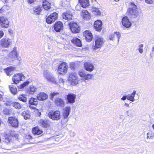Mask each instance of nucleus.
<instances>
[{
	"label": "nucleus",
	"mask_w": 154,
	"mask_h": 154,
	"mask_svg": "<svg viewBox=\"0 0 154 154\" xmlns=\"http://www.w3.org/2000/svg\"><path fill=\"white\" fill-rule=\"evenodd\" d=\"M48 97V95L44 92L40 93L37 96V99L39 100H43L46 99Z\"/></svg>",
	"instance_id": "nucleus-26"
},
{
	"label": "nucleus",
	"mask_w": 154,
	"mask_h": 154,
	"mask_svg": "<svg viewBox=\"0 0 154 154\" xmlns=\"http://www.w3.org/2000/svg\"><path fill=\"white\" fill-rule=\"evenodd\" d=\"M42 9V8L41 5H38L35 7L33 9V13L35 14L39 15L41 12Z\"/></svg>",
	"instance_id": "nucleus-31"
},
{
	"label": "nucleus",
	"mask_w": 154,
	"mask_h": 154,
	"mask_svg": "<svg viewBox=\"0 0 154 154\" xmlns=\"http://www.w3.org/2000/svg\"><path fill=\"white\" fill-rule=\"evenodd\" d=\"M36 0H28V1L30 4H31L34 2Z\"/></svg>",
	"instance_id": "nucleus-51"
},
{
	"label": "nucleus",
	"mask_w": 154,
	"mask_h": 154,
	"mask_svg": "<svg viewBox=\"0 0 154 154\" xmlns=\"http://www.w3.org/2000/svg\"><path fill=\"white\" fill-rule=\"evenodd\" d=\"M76 97L75 94L73 93H69L67 95V102L70 103H73L75 102Z\"/></svg>",
	"instance_id": "nucleus-17"
},
{
	"label": "nucleus",
	"mask_w": 154,
	"mask_h": 154,
	"mask_svg": "<svg viewBox=\"0 0 154 154\" xmlns=\"http://www.w3.org/2000/svg\"><path fill=\"white\" fill-rule=\"evenodd\" d=\"M63 24L60 21L56 23L54 26V28L56 32H60L63 29Z\"/></svg>",
	"instance_id": "nucleus-19"
},
{
	"label": "nucleus",
	"mask_w": 154,
	"mask_h": 154,
	"mask_svg": "<svg viewBox=\"0 0 154 154\" xmlns=\"http://www.w3.org/2000/svg\"><path fill=\"white\" fill-rule=\"evenodd\" d=\"M43 75L45 78L49 82L54 83H56V81L55 79L50 72L47 71H45L44 72Z\"/></svg>",
	"instance_id": "nucleus-11"
},
{
	"label": "nucleus",
	"mask_w": 154,
	"mask_h": 154,
	"mask_svg": "<svg viewBox=\"0 0 154 154\" xmlns=\"http://www.w3.org/2000/svg\"><path fill=\"white\" fill-rule=\"evenodd\" d=\"M79 7H80V6L79 5H76V6L75 7V8L76 9H77L78 10H79V9H78V8Z\"/></svg>",
	"instance_id": "nucleus-54"
},
{
	"label": "nucleus",
	"mask_w": 154,
	"mask_h": 154,
	"mask_svg": "<svg viewBox=\"0 0 154 154\" xmlns=\"http://www.w3.org/2000/svg\"><path fill=\"white\" fill-rule=\"evenodd\" d=\"M131 8H129L127 10V15L131 18L137 17L138 15L137 6L134 3L131 2L130 4Z\"/></svg>",
	"instance_id": "nucleus-1"
},
{
	"label": "nucleus",
	"mask_w": 154,
	"mask_h": 154,
	"mask_svg": "<svg viewBox=\"0 0 154 154\" xmlns=\"http://www.w3.org/2000/svg\"><path fill=\"white\" fill-rule=\"evenodd\" d=\"M55 105L59 107H63L65 105V102L64 100L60 98H57L54 100Z\"/></svg>",
	"instance_id": "nucleus-18"
},
{
	"label": "nucleus",
	"mask_w": 154,
	"mask_h": 154,
	"mask_svg": "<svg viewBox=\"0 0 154 154\" xmlns=\"http://www.w3.org/2000/svg\"><path fill=\"white\" fill-rule=\"evenodd\" d=\"M136 93V91H134L131 94L127 95V99L132 102H134L135 100L134 97Z\"/></svg>",
	"instance_id": "nucleus-32"
},
{
	"label": "nucleus",
	"mask_w": 154,
	"mask_h": 154,
	"mask_svg": "<svg viewBox=\"0 0 154 154\" xmlns=\"http://www.w3.org/2000/svg\"><path fill=\"white\" fill-rule=\"evenodd\" d=\"M38 124L39 125L44 128H47L50 126L49 122L46 120L40 119L38 121Z\"/></svg>",
	"instance_id": "nucleus-22"
},
{
	"label": "nucleus",
	"mask_w": 154,
	"mask_h": 154,
	"mask_svg": "<svg viewBox=\"0 0 154 154\" xmlns=\"http://www.w3.org/2000/svg\"><path fill=\"white\" fill-rule=\"evenodd\" d=\"M70 111V107L67 106L63 109V116L64 119H67L69 116Z\"/></svg>",
	"instance_id": "nucleus-25"
},
{
	"label": "nucleus",
	"mask_w": 154,
	"mask_h": 154,
	"mask_svg": "<svg viewBox=\"0 0 154 154\" xmlns=\"http://www.w3.org/2000/svg\"><path fill=\"white\" fill-rule=\"evenodd\" d=\"M71 42L77 46L80 47L82 45V42L80 40L77 38H74L71 40Z\"/></svg>",
	"instance_id": "nucleus-29"
},
{
	"label": "nucleus",
	"mask_w": 154,
	"mask_h": 154,
	"mask_svg": "<svg viewBox=\"0 0 154 154\" xmlns=\"http://www.w3.org/2000/svg\"><path fill=\"white\" fill-rule=\"evenodd\" d=\"M29 83V82L26 81L24 82L23 84L21 85V88H23L26 85H28Z\"/></svg>",
	"instance_id": "nucleus-43"
},
{
	"label": "nucleus",
	"mask_w": 154,
	"mask_h": 154,
	"mask_svg": "<svg viewBox=\"0 0 154 154\" xmlns=\"http://www.w3.org/2000/svg\"><path fill=\"white\" fill-rule=\"evenodd\" d=\"M121 37V33L119 32H115L113 33L110 35L109 37V39L110 40L114 41L117 39L118 43H119V39Z\"/></svg>",
	"instance_id": "nucleus-8"
},
{
	"label": "nucleus",
	"mask_w": 154,
	"mask_h": 154,
	"mask_svg": "<svg viewBox=\"0 0 154 154\" xmlns=\"http://www.w3.org/2000/svg\"><path fill=\"white\" fill-rule=\"evenodd\" d=\"M48 116L49 118L53 120L58 121L61 118L60 112L59 110H51L48 112Z\"/></svg>",
	"instance_id": "nucleus-2"
},
{
	"label": "nucleus",
	"mask_w": 154,
	"mask_h": 154,
	"mask_svg": "<svg viewBox=\"0 0 154 154\" xmlns=\"http://www.w3.org/2000/svg\"><path fill=\"white\" fill-rule=\"evenodd\" d=\"M67 64L63 62L60 64L58 67V71L60 74L62 72H66L67 70Z\"/></svg>",
	"instance_id": "nucleus-13"
},
{
	"label": "nucleus",
	"mask_w": 154,
	"mask_h": 154,
	"mask_svg": "<svg viewBox=\"0 0 154 154\" xmlns=\"http://www.w3.org/2000/svg\"><path fill=\"white\" fill-rule=\"evenodd\" d=\"M154 137V133L151 132H149L147 134L146 139H152Z\"/></svg>",
	"instance_id": "nucleus-40"
},
{
	"label": "nucleus",
	"mask_w": 154,
	"mask_h": 154,
	"mask_svg": "<svg viewBox=\"0 0 154 154\" xmlns=\"http://www.w3.org/2000/svg\"><path fill=\"white\" fill-rule=\"evenodd\" d=\"M2 95L0 94V100H2Z\"/></svg>",
	"instance_id": "nucleus-55"
},
{
	"label": "nucleus",
	"mask_w": 154,
	"mask_h": 154,
	"mask_svg": "<svg viewBox=\"0 0 154 154\" xmlns=\"http://www.w3.org/2000/svg\"><path fill=\"white\" fill-rule=\"evenodd\" d=\"M138 51L141 54L143 52V49L142 48H139Z\"/></svg>",
	"instance_id": "nucleus-50"
},
{
	"label": "nucleus",
	"mask_w": 154,
	"mask_h": 154,
	"mask_svg": "<svg viewBox=\"0 0 154 154\" xmlns=\"http://www.w3.org/2000/svg\"><path fill=\"white\" fill-rule=\"evenodd\" d=\"M81 15L85 20H88L90 19L91 17L90 14L85 10L82 11L81 13Z\"/></svg>",
	"instance_id": "nucleus-23"
},
{
	"label": "nucleus",
	"mask_w": 154,
	"mask_h": 154,
	"mask_svg": "<svg viewBox=\"0 0 154 154\" xmlns=\"http://www.w3.org/2000/svg\"><path fill=\"white\" fill-rule=\"evenodd\" d=\"M127 95L124 96L122 98H121V100L123 101H124L126 99H127Z\"/></svg>",
	"instance_id": "nucleus-46"
},
{
	"label": "nucleus",
	"mask_w": 154,
	"mask_h": 154,
	"mask_svg": "<svg viewBox=\"0 0 154 154\" xmlns=\"http://www.w3.org/2000/svg\"><path fill=\"white\" fill-rule=\"evenodd\" d=\"M8 122L13 127L17 128L18 126V121L17 119L14 117H10L8 119Z\"/></svg>",
	"instance_id": "nucleus-12"
},
{
	"label": "nucleus",
	"mask_w": 154,
	"mask_h": 154,
	"mask_svg": "<svg viewBox=\"0 0 154 154\" xmlns=\"http://www.w3.org/2000/svg\"><path fill=\"white\" fill-rule=\"evenodd\" d=\"M14 137H17V135H15L14 136Z\"/></svg>",
	"instance_id": "nucleus-61"
},
{
	"label": "nucleus",
	"mask_w": 154,
	"mask_h": 154,
	"mask_svg": "<svg viewBox=\"0 0 154 154\" xmlns=\"http://www.w3.org/2000/svg\"><path fill=\"white\" fill-rule=\"evenodd\" d=\"M78 74L80 77L83 78L85 80H89L92 77L93 75L88 74L84 70H80Z\"/></svg>",
	"instance_id": "nucleus-7"
},
{
	"label": "nucleus",
	"mask_w": 154,
	"mask_h": 154,
	"mask_svg": "<svg viewBox=\"0 0 154 154\" xmlns=\"http://www.w3.org/2000/svg\"><path fill=\"white\" fill-rule=\"evenodd\" d=\"M83 35L85 37L86 40L89 42L91 41L93 38V35L90 31L86 30L83 33Z\"/></svg>",
	"instance_id": "nucleus-21"
},
{
	"label": "nucleus",
	"mask_w": 154,
	"mask_h": 154,
	"mask_svg": "<svg viewBox=\"0 0 154 154\" xmlns=\"http://www.w3.org/2000/svg\"><path fill=\"white\" fill-rule=\"evenodd\" d=\"M28 137H29V139H30L31 138V137L29 135H28Z\"/></svg>",
	"instance_id": "nucleus-57"
},
{
	"label": "nucleus",
	"mask_w": 154,
	"mask_h": 154,
	"mask_svg": "<svg viewBox=\"0 0 154 154\" xmlns=\"http://www.w3.org/2000/svg\"><path fill=\"white\" fill-rule=\"evenodd\" d=\"M77 79V77L75 73H71L69 75V79L71 80L72 82H73L74 80H76Z\"/></svg>",
	"instance_id": "nucleus-34"
},
{
	"label": "nucleus",
	"mask_w": 154,
	"mask_h": 154,
	"mask_svg": "<svg viewBox=\"0 0 154 154\" xmlns=\"http://www.w3.org/2000/svg\"><path fill=\"white\" fill-rule=\"evenodd\" d=\"M60 81H61V82H64L63 80L61 79H60Z\"/></svg>",
	"instance_id": "nucleus-56"
},
{
	"label": "nucleus",
	"mask_w": 154,
	"mask_h": 154,
	"mask_svg": "<svg viewBox=\"0 0 154 154\" xmlns=\"http://www.w3.org/2000/svg\"><path fill=\"white\" fill-rule=\"evenodd\" d=\"M79 2L81 6L83 8H86L89 5V0H79Z\"/></svg>",
	"instance_id": "nucleus-28"
},
{
	"label": "nucleus",
	"mask_w": 154,
	"mask_h": 154,
	"mask_svg": "<svg viewBox=\"0 0 154 154\" xmlns=\"http://www.w3.org/2000/svg\"><path fill=\"white\" fill-rule=\"evenodd\" d=\"M122 25L127 28H129L131 25V23L127 16L124 17L122 18Z\"/></svg>",
	"instance_id": "nucleus-15"
},
{
	"label": "nucleus",
	"mask_w": 154,
	"mask_h": 154,
	"mask_svg": "<svg viewBox=\"0 0 154 154\" xmlns=\"http://www.w3.org/2000/svg\"><path fill=\"white\" fill-rule=\"evenodd\" d=\"M134 112V110L130 109L128 110L125 113L128 116L131 117L133 116Z\"/></svg>",
	"instance_id": "nucleus-39"
},
{
	"label": "nucleus",
	"mask_w": 154,
	"mask_h": 154,
	"mask_svg": "<svg viewBox=\"0 0 154 154\" xmlns=\"http://www.w3.org/2000/svg\"><path fill=\"white\" fill-rule=\"evenodd\" d=\"M11 105L16 109H20L21 108L20 104L17 102H13L11 104Z\"/></svg>",
	"instance_id": "nucleus-37"
},
{
	"label": "nucleus",
	"mask_w": 154,
	"mask_h": 154,
	"mask_svg": "<svg viewBox=\"0 0 154 154\" xmlns=\"http://www.w3.org/2000/svg\"><path fill=\"white\" fill-rule=\"evenodd\" d=\"M94 27L96 31H100L102 28V22L100 20L96 21L94 24Z\"/></svg>",
	"instance_id": "nucleus-20"
},
{
	"label": "nucleus",
	"mask_w": 154,
	"mask_h": 154,
	"mask_svg": "<svg viewBox=\"0 0 154 154\" xmlns=\"http://www.w3.org/2000/svg\"><path fill=\"white\" fill-rule=\"evenodd\" d=\"M15 69V68L12 66H10L7 67L6 69H4V70L7 75H10V72L12 71H13Z\"/></svg>",
	"instance_id": "nucleus-36"
},
{
	"label": "nucleus",
	"mask_w": 154,
	"mask_h": 154,
	"mask_svg": "<svg viewBox=\"0 0 154 154\" xmlns=\"http://www.w3.org/2000/svg\"><path fill=\"white\" fill-rule=\"evenodd\" d=\"M9 57L13 60L17 59L20 62L22 59L20 56H19L17 51V48L14 47L13 50L8 54Z\"/></svg>",
	"instance_id": "nucleus-4"
},
{
	"label": "nucleus",
	"mask_w": 154,
	"mask_h": 154,
	"mask_svg": "<svg viewBox=\"0 0 154 154\" xmlns=\"http://www.w3.org/2000/svg\"><path fill=\"white\" fill-rule=\"evenodd\" d=\"M125 105L127 107H128L129 106V104L128 103H125Z\"/></svg>",
	"instance_id": "nucleus-52"
},
{
	"label": "nucleus",
	"mask_w": 154,
	"mask_h": 154,
	"mask_svg": "<svg viewBox=\"0 0 154 154\" xmlns=\"http://www.w3.org/2000/svg\"><path fill=\"white\" fill-rule=\"evenodd\" d=\"M24 79V76L22 74H17L14 75L13 77L12 80L14 82L17 84Z\"/></svg>",
	"instance_id": "nucleus-9"
},
{
	"label": "nucleus",
	"mask_w": 154,
	"mask_h": 154,
	"mask_svg": "<svg viewBox=\"0 0 154 154\" xmlns=\"http://www.w3.org/2000/svg\"><path fill=\"white\" fill-rule=\"evenodd\" d=\"M2 11L1 9H0V14L2 13Z\"/></svg>",
	"instance_id": "nucleus-58"
},
{
	"label": "nucleus",
	"mask_w": 154,
	"mask_h": 154,
	"mask_svg": "<svg viewBox=\"0 0 154 154\" xmlns=\"http://www.w3.org/2000/svg\"><path fill=\"white\" fill-rule=\"evenodd\" d=\"M62 17L63 19L70 20L72 19V14L69 12H67L66 13H63Z\"/></svg>",
	"instance_id": "nucleus-27"
},
{
	"label": "nucleus",
	"mask_w": 154,
	"mask_h": 154,
	"mask_svg": "<svg viewBox=\"0 0 154 154\" xmlns=\"http://www.w3.org/2000/svg\"><path fill=\"white\" fill-rule=\"evenodd\" d=\"M43 7L46 10H48L51 8V4L47 0L43 1Z\"/></svg>",
	"instance_id": "nucleus-30"
},
{
	"label": "nucleus",
	"mask_w": 154,
	"mask_h": 154,
	"mask_svg": "<svg viewBox=\"0 0 154 154\" xmlns=\"http://www.w3.org/2000/svg\"><path fill=\"white\" fill-rule=\"evenodd\" d=\"M4 34L3 31L0 30V39L3 37Z\"/></svg>",
	"instance_id": "nucleus-48"
},
{
	"label": "nucleus",
	"mask_w": 154,
	"mask_h": 154,
	"mask_svg": "<svg viewBox=\"0 0 154 154\" xmlns=\"http://www.w3.org/2000/svg\"><path fill=\"white\" fill-rule=\"evenodd\" d=\"M92 11L97 15H100L101 14L100 10L99 8H92Z\"/></svg>",
	"instance_id": "nucleus-41"
},
{
	"label": "nucleus",
	"mask_w": 154,
	"mask_h": 154,
	"mask_svg": "<svg viewBox=\"0 0 154 154\" xmlns=\"http://www.w3.org/2000/svg\"><path fill=\"white\" fill-rule=\"evenodd\" d=\"M70 29L73 33H78L80 31V26L77 23L75 22H71L69 23Z\"/></svg>",
	"instance_id": "nucleus-5"
},
{
	"label": "nucleus",
	"mask_w": 154,
	"mask_h": 154,
	"mask_svg": "<svg viewBox=\"0 0 154 154\" xmlns=\"http://www.w3.org/2000/svg\"><path fill=\"white\" fill-rule=\"evenodd\" d=\"M58 14L56 12H54L51 14L46 19V22L51 24L54 22L57 19Z\"/></svg>",
	"instance_id": "nucleus-6"
},
{
	"label": "nucleus",
	"mask_w": 154,
	"mask_h": 154,
	"mask_svg": "<svg viewBox=\"0 0 154 154\" xmlns=\"http://www.w3.org/2000/svg\"><path fill=\"white\" fill-rule=\"evenodd\" d=\"M9 22L6 17H0V24L2 27L7 28L9 26Z\"/></svg>",
	"instance_id": "nucleus-14"
},
{
	"label": "nucleus",
	"mask_w": 154,
	"mask_h": 154,
	"mask_svg": "<svg viewBox=\"0 0 154 154\" xmlns=\"http://www.w3.org/2000/svg\"><path fill=\"white\" fill-rule=\"evenodd\" d=\"M59 93H56V92H53L52 93H51V100H53L54 97L57 94H58Z\"/></svg>",
	"instance_id": "nucleus-44"
},
{
	"label": "nucleus",
	"mask_w": 154,
	"mask_h": 154,
	"mask_svg": "<svg viewBox=\"0 0 154 154\" xmlns=\"http://www.w3.org/2000/svg\"><path fill=\"white\" fill-rule=\"evenodd\" d=\"M10 40L7 38L2 39L0 41V45L3 47L8 48L10 44Z\"/></svg>",
	"instance_id": "nucleus-16"
},
{
	"label": "nucleus",
	"mask_w": 154,
	"mask_h": 154,
	"mask_svg": "<svg viewBox=\"0 0 154 154\" xmlns=\"http://www.w3.org/2000/svg\"><path fill=\"white\" fill-rule=\"evenodd\" d=\"M28 113H29V112H28L24 111L22 113L21 115L23 116H25V115L28 114Z\"/></svg>",
	"instance_id": "nucleus-49"
},
{
	"label": "nucleus",
	"mask_w": 154,
	"mask_h": 154,
	"mask_svg": "<svg viewBox=\"0 0 154 154\" xmlns=\"http://www.w3.org/2000/svg\"><path fill=\"white\" fill-rule=\"evenodd\" d=\"M25 96V95H21L18 97V99L23 102H26L27 101V99Z\"/></svg>",
	"instance_id": "nucleus-42"
},
{
	"label": "nucleus",
	"mask_w": 154,
	"mask_h": 154,
	"mask_svg": "<svg viewBox=\"0 0 154 154\" xmlns=\"http://www.w3.org/2000/svg\"><path fill=\"white\" fill-rule=\"evenodd\" d=\"M24 117V118L25 119H28L30 117L29 115V113L27 114H26L25 115V116H23Z\"/></svg>",
	"instance_id": "nucleus-47"
},
{
	"label": "nucleus",
	"mask_w": 154,
	"mask_h": 154,
	"mask_svg": "<svg viewBox=\"0 0 154 154\" xmlns=\"http://www.w3.org/2000/svg\"><path fill=\"white\" fill-rule=\"evenodd\" d=\"M116 2H118L119 0H114Z\"/></svg>",
	"instance_id": "nucleus-59"
},
{
	"label": "nucleus",
	"mask_w": 154,
	"mask_h": 154,
	"mask_svg": "<svg viewBox=\"0 0 154 154\" xmlns=\"http://www.w3.org/2000/svg\"><path fill=\"white\" fill-rule=\"evenodd\" d=\"M105 42L104 39L100 36H97L95 38L94 45L93 47V49L96 50L101 48Z\"/></svg>",
	"instance_id": "nucleus-3"
},
{
	"label": "nucleus",
	"mask_w": 154,
	"mask_h": 154,
	"mask_svg": "<svg viewBox=\"0 0 154 154\" xmlns=\"http://www.w3.org/2000/svg\"><path fill=\"white\" fill-rule=\"evenodd\" d=\"M32 133L34 134L39 135L42 133V131L38 127H35L32 129Z\"/></svg>",
	"instance_id": "nucleus-35"
},
{
	"label": "nucleus",
	"mask_w": 154,
	"mask_h": 154,
	"mask_svg": "<svg viewBox=\"0 0 154 154\" xmlns=\"http://www.w3.org/2000/svg\"><path fill=\"white\" fill-rule=\"evenodd\" d=\"M29 103L30 105L29 106V107L32 109H35V106L38 104L37 100L35 98L31 97L29 100Z\"/></svg>",
	"instance_id": "nucleus-24"
},
{
	"label": "nucleus",
	"mask_w": 154,
	"mask_h": 154,
	"mask_svg": "<svg viewBox=\"0 0 154 154\" xmlns=\"http://www.w3.org/2000/svg\"><path fill=\"white\" fill-rule=\"evenodd\" d=\"M154 0H145V2L148 4H152L153 3Z\"/></svg>",
	"instance_id": "nucleus-45"
},
{
	"label": "nucleus",
	"mask_w": 154,
	"mask_h": 154,
	"mask_svg": "<svg viewBox=\"0 0 154 154\" xmlns=\"http://www.w3.org/2000/svg\"><path fill=\"white\" fill-rule=\"evenodd\" d=\"M143 45L142 44H140L139 45V48H142L143 47Z\"/></svg>",
	"instance_id": "nucleus-53"
},
{
	"label": "nucleus",
	"mask_w": 154,
	"mask_h": 154,
	"mask_svg": "<svg viewBox=\"0 0 154 154\" xmlns=\"http://www.w3.org/2000/svg\"><path fill=\"white\" fill-rule=\"evenodd\" d=\"M36 88L35 86L31 85L28 89V93L29 94H33L36 91Z\"/></svg>",
	"instance_id": "nucleus-33"
},
{
	"label": "nucleus",
	"mask_w": 154,
	"mask_h": 154,
	"mask_svg": "<svg viewBox=\"0 0 154 154\" xmlns=\"http://www.w3.org/2000/svg\"><path fill=\"white\" fill-rule=\"evenodd\" d=\"M84 67L86 70L90 72L92 71L94 68L93 63L89 61L84 63Z\"/></svg>",
	"instance_id": "nucleus-10"
},
{
	"label": "nucleus",
	"mask_w": 154,
	"mask_h": 154,
	"mask_svg": "<svg viewBox=\"0 0 154 154\" xmlns=\"http://www.w3.org/2000/svg\"><path fill=\"white\" fill-rule=\"evenodd\" d=\"M14 132H12L11 133V134H12V135H13L12 134H13Z\"/></svg>",
	"instance_id": "nucleus-60"
},
{
	"label": "nucleus",
	"mask_w": 154,
	"mask_h": 154,
	"mask_svg": "<svg viewBox=\"0 0 154 154\" xmlns=\"http://www.w3.org/2000/svg\"><path fill=\"white\" fill-rule=\"evenodd\" d=\"M9 88L11 93L14 94H16L17 92L16 88L13 85H10Z\"/></svg>",
	"instance_id": "nucleus-38"
}]
</instances>
